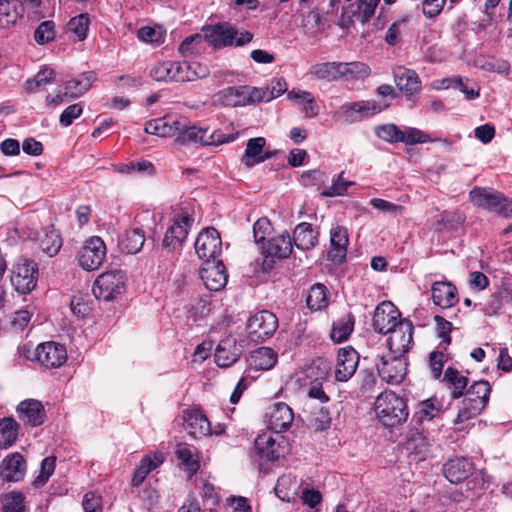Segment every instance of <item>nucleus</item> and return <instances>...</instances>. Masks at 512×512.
<instances>
[{"mask_svg":"<svg viewBox=\"0 0 512 512\" xmlns=\"http://www.w3.org/2000/svg\"><path fill=\"white\" fill-rule=\"evenodd\" d=\"M374 410L379 421L386 427H395L408 418L406 401L394 393L386 390L378 395Z\"/></svg>","mask_w":512,"mask_h":512,"instance_id":"f257e3e1","label":"nucleus"},{"mask_svg":"<svg viewBox=\"0 0 512 512\" xmlns=\"http://www.w3.org/2000/svg\"><path fill=\"white\" fill-rule=\"evenodd\" d=\"M181 128L177 130L175 141L180 145L189 143H200L202 145H221L224 143L233 142L238 133L224 134L220 130H215L209 133L206 128H197L195 126H188L184 119H181Z\"/></svg>","mask_w":512,"mask_h":512,"instance_id":"f03ea898","label":"nucleus"},{"mask_svg":"<svg viewBox=\"0 0 512 512\" xmlns=\"http://www.w3.org/2000/svg\"><path fill=\"white\" fill-rule=\"evenodd\" d=\"M491 387L488 381H475L466 391V398L454 420L455 424L462 423L479 415L487 406Z\"/></svg>","mask_w":512,"mask_h":512,"instance_id":"7ed1b4c3","label":"nucleus"},{"mask_svg":"<svg viewBox=\"0 0 512 512\" xmlns=\"http://www.w3.org/2000/svg\"><path fill=\"white\" fill-rule=\"evenodd\" d=\"M205 38L209 45L215 48L222 46H243L253 39V34L248 31L239 32L229 23H218L205 32Z\"/></svg>","mask_w":512,"mask_h":512,"instance_id":"20e7f679","label":"nucleus"},{"mask_svg":"<svg viewBox=\"0 0 512 512\" xmlns=\"http://www.w3.org/2000/svg\"><path fill=\"white\" fill-rule=\"evenodd\" d=\"M125 273L120 269L106 271L94 281L92 292L97 299L111 301L125 291Z\"/></svg>","mask_w":512,"mask_h":512,"instance_id":"39448f33","label":"nucleus"},{"mask_svg":"<svg viewBox=\"0 0 512 512\" xmlns=\"http://www.w3.org/2000/svg\"><path fill=\"white\" fill-rule=\"evenodd\" d=\"M38 279V265L33 260L23 258L14 266L11 284L20 294H29L34 290Z\"/></svg>","mask_w":512,"mask_h":512,"instance_id":"423d86ee","label":"nucleus"},{"mask_svg":"<svg viewBox=\"0 0 512 512\" xmlns=\"http://www.w3.org/2000/svg\"><path fill=\"white\" fill-rule=\"evenodd\" d=\"M278 328L277 316L262 310L252 315L246 324V329L252 341H265L270 338Z\"/></svg>","mask_w":512,"mask_h":512,"instance_id":"0eeeda50","label":"nucleus"},{"mask_svg":"<svg viewBox=\"0 0 512 512\" xmlns=\"http://www.w3.org/2000/svg\"><path fill=\"white\" fill-rule=\"evenodd\" d=\"M106 256V245L104 241L93 236L85 241L78 252V264L86 271L97 270L103 263Z\"/></svg>","mask_w":512,"mask_h":512,"instance_id":"6e6552de","label":"nucleus"},{"mask_svg":"<svg viewBox=\"0 0 512 512\" xmlns=\"http://www.w3.org/2000/svg\"><path fill=\"white\" fill-rule=\"evenodd\" d=\"M194 219L187 213L174 217L172 225L166 230L162 246L169 252L181 249Z\"/></svg>","mask_w":512,"mask_h":512,"instance_id":"1a4fd4ad","label":"nucleus"},{"mask_svg":"<svg viewBox=\"0 0 512 512\" xmlns=\"http://www.w3.org/2000/svg\"><path fill=\"white\" fill-rule=\"evenodd\" d=\"M194 246L196 254L204 263L216 261L222 251L219 232L213 227L205 228L197 236Z\"/></svg>","mask_w":512,"mask_h":512,"instance_id":"9d476101","label":"nucleus"},{"mask_svg":"<svg viewBox=\"0 0 512 512\" xmlns=\"http://www.w3.org/2000/svg\"><path fill=\"white\" fill-rule=\"evenodd\" d=\"M378 374L387 383L398 384L406 374L407 362L404 356L389 353L376 364Z\"/></svg>","mask_w":512,"mask_h":512,"instance_id":"9b49d317","label":"nucleus"},{"mask_svg":"<svg viewBox=\"0 0 512 512\" xmlns=\"http://www.w3.org/2000/svg\"><path fill=\"white\" fill-rule=\"evenodd\" d=\"M413 330L412 323L408 320H399L398 326L389 331V338L387 345L389 353L404 356L413 344Z\"/></svg>","mask_w":512,"mask_h":512,"instance_id":"f8f14e48","label":"nucleus"},{"mask_svg":"<svg viewBox=\"0 0 512 512\" xmlns=\"http://www.w3.org/2000/svg\"><path fill=\"white\" fill-rule=\"evenodd\" d=\"M36 360L47 368H57L67 360V351L62 344L50 341L41 343L35 351Z\"/></svg>","mask_w":512,"mask_h":512,"instance_id":"ddd939ff","label":"nucleus"},{"mask_svg":"<svg viewBox=\"0 0 512 512\" xmlns=\"http://www.w3.org/2000/svg\"><path fill=\"white\" fill-rule=\"evenodd\" d=\"M243 353V341L229 335L223 338L215 349V361L219 367L227 368L237 362Z\"/></svg>","mask_w":512,"mask_h":512,"instance_id":"4468645a","label":"nucleus"},{"mask_svg":"<svg viewBox=\"0 0 512 512\" xmlns=\"http://www.w3.org/2000/svg\"><path fill=\"white\" fill-rule=\"evenodd\" d=\"M400 313L398 309L390 302L379 304L374 312L372 325L376 332L380 334H388L398 326Z\"/></svg>","mask_w":512,"mask_h":512,"instance_id":"2eb2a0df","label":"nucleus"},{"mask_svg":"<svg viewBox=\"0 0 512 512\" xmlns=\"http://www.w3.org/2000/svg\"><path fill=\"white\" fill-rule=\"evenodd\" d=\"M200 278L207 289L219 291L227 283L226 268L221 260L203 263L200 269Z\"/></svg>","mask_w":512,"mask_h":512,"instance_id":"dca6fc26","label":"nucleus"},{"mask_svg":"<svg viewBox=\"0 0 512 512\" xmlns=\"http://www.w3.org/2000/svg\"><path fill=\"white\" fill-rule=\"evenodd\" d=\"M359 363V354L351 346L341 348L337 355L335 378L337 381H348L355 373Z\"/></svg>","mask_w":512,"mask_h":512,"instance_id":"f3484780","label":"nucleus"},{"mask_svg":"<svg viewBox=\"0 0 512 512\" xmlns=\"http://www.w3.org/2000/svg\"><path fill=\"white\" fill-rule=\"evenodd\" d=\"M266 418L268 428L276 433H281L289 429L294 414L286 403L277 402L269 408Z\"/></svg>","mask_w":512,"mask_h":512,"instance_id":"a211bd4d","label":"nucleus"},{"mask_svg":"<svg viewBox=\"0 0 512 512\" xmlns=\"http://www.w3.org/2000/svg\"><path fill=\"white\" fill-rule=\"evenodd\" d=\"M341 112L345 116V120L350 123L361 121L364 118L379 113L382 108L375 100H364L351 102L341 106Z\"/></svg>","mask_w":512,"mask_h":512,"instance_id":"6ab92c4d","label":"nucleus"},{"mask_svg":"<svg viewBox=\"0 0 512 512\" xmlns=\"http://www.w3.org/2000/svg\"><path fill=\"white\" fill-rule=\"evenodd\" d=\"M19 419L32 427L40 426L46 419L43 404L35 399H27L19 403L17 407Z\"/></svg>","mask_w":512,"mask_h":512,"instance_id":"aec40b11","label":"nucleus"},{"mask_svg":"<svg viewBox=\"0 0 512 512\" xmlns=\"http://www.w3.org/2000/svg\"><path fill=\"white\" fill-rule=\"evenodd\" d=\"M183 427L189 435L195 438L211 435L210 422L198 409L183 412Z\"/></svg>","mask_w":512,"mask_h":512,"instance_id":"412c9836","label":"nucleus"},{"mask_svg":"<svg viewBox=\"0 0 512 512\" xmlns=\"http://www.w3.org/2000/svg\"><path fill=\"white\" fill-rule=\"evenodd\" d=\"M393 75L396 86L405 93L408 100H412L420 92L421 82L415 71L397 67L394 69Z\"/></svg>","mask_w":512,"mask_h":512,"instance_id":"4be33fe9","label":"nucleus"},{"mask_svg":"<svg viewBox=\"0 0 512 512\" xmlns=\"http://www.w3.org/2000/svg\"><path fill=\"white\" fill-rule=\"evenodd\" d=\"M473 471V463L465 457L449 459L443 466V473L451 483H460L467 479Z\"/></svg>","mask_w":512,"mask_h":512,"instance_id":"5701e85b","label":"nucleus"},{"mask_svg":"<svg viewBox=\"0 0 512 512\" xmlns=\"http://www.w3.org/2000/svg\"><path fill=\"white\" fill-rule=\"evenodd\" d=\"M431 292L433 303L441 308H450L458 302L457 289L450 282H434Z\"/></svg>","mask_w":512,"mask_h":512,"instance_id":"b1692460","label":"nucleus"},{"mask_svg":"<svg viewBox=\"0 0 512 512\" xmlns=\"http://www.w3.org/2000/svg\"><path fill=\"white\" fill-rule=\"evenodd\" d=\"M330 243L329 258L335 263H342L346 258L349 244L347 229L343 226L332 228L330 231Z\"/></svg>","mask_w":512,"mask_h":512,"instance_id":"393cba45","label":"nucleus"},{"mask_svg":"<svg viewBox=\"0 0 512 512\" xmlns=\"http://www.w3.org/2000/svg\"><path fill=\"white\" fill-rule=\"evenodd\" d=\"M277 353L269 347H260L253 350L248 359L249 370L267 371L272 369L277 363Z\"/></svg>","mask_w":512,"mask_h":512,"instance_id":"a878e982","label":"nucleus"},{"mask_svg":"<svg viewBox=\"0 0 512 512\" xmlns=\"http://www.w3.org/2000/svg\"><path fill=\"white\" fill-rule=\"evenodd\" d=\"M470 198L474 204L491 212H496L502 203L503 194L488 188L474 187L470 191Z\"/></svg>","mask_w":512,"mask_h":512,"instance_id":"bb28decb","label":"nucleus"},{"mask_svg":"<svg viewBox=\"0 0 512 512\" xmlns=\"http://www.w3.org/2000/svg\"><path fill=\"white\" fill-rule=\"evenodd\" d=\"M265 143L266 140L263 137L249 139L246 145L245 153L242 157V163L247 167H252L271 158V152L263 153Z\"/></svg>","mask_w":512,"mask_h":512,"instance_id":"cd10ccee","label":"nucleus"},{"mask_svg":"<svg viewBox=\"0 0 512 512\" xmlns=\"http://www.w3.org/2000/svg\"><path fill=\"white\" fill-rule=\"evenodd\" d=\"M319 232L314 230L312 224L302 222L298 224L294 231L292 243L300 250H310L318 244Z\"/></svg>","mask_w":512,"mask_h":512,"instance_id":"c85d7f7f","label":"nucleus"},{"mask_svg":"<svg viewBox=\"0 0 512 512\" xmlns=\"http://www.w3.org/2000/svg\"><path fill=\"white\" fill-rule=\"evenodd\" d=\"M293 243L289 234H281L270 238L263 246L266 257L286 258L292 252Z\"/></svg>","mask_w":512,"mask_h":512,"instance_id":"c756f323","label":"nucleus"},{"mask_svg":"<svg viewBox=\"0 0 512 512\" xmlns=\"http://www.w3.org/2000/svg\"><path fill=\"white\" fill-rule=\"evenodd\" d=\"M25 474V460L19 453L7 456L2 463L1 475L7 481H19Z\"/></svg>","mask_w":512,"mask_h":512,"instance_id":"7c9ffc66","label":"nucleus"},{"mask_svg":"<svg viewBox=\"0 0 512 512\" xmlns=\"http://www.w3.org/2000/svg\"><path fill=\"white\" fill-rule=\"evenodd\" d=\"M95 80L96 74L94 72H84L77 78L65 83V95H68L69 99H76L86 93L91 88Z\"/></svg>","mask_w":512,"mask_h":512,"instance_id":"2f4dec72","label":"nucleus"},{"mask_svg":"<svg viewBox=\"0 0 512 512\" xmlns=\"http://www.w3.org/2000/svg\"><path fill=\"white\" fill-rule=\"evenodd\" d=\"M443 381L451 390L453 399H458L465 394L468 385V377L462 375L456 368L448 367L444 372Z\"/></svg>","mask_w":512,"mask_h":512,"instance_id":"473e14b6","label":"nucleus"},{"mask_svg":"<svg viewBox=\"0 0 512 512\" xmlns=\"http://www.w3.org/2000/svg\"><path fill=\"white\" fill-rule=\"evenodd\" d=\"M245 97V86L227 87L215 95L217 102L230 107L247 105Z\"/></svg>","mask_w":512,"mask_h":512,"instance_id":"72a5a7b5","label":"nucleus"},{"mask_svg":"<svg viewBox=\"0 0 512 512\" xmlns=\"http://www.w3.org/2000/svg\"><path fill=\"white\" fill-rule=\"evenodd\" d=\"M340 62H325L312 65L309 74L317 80L328 82L341 79Z\"/></svg>","mask_w":512,"mask_h":512,"instance_id":"f704fd0d","label":"nucleus"},{"mask_svg":"<svg viewBox=\"0 0 512 512\" xmlns=\"http://www.w3.org/2000/svg\"><path fill=\"white\" fill-rule=\"evenodd\" d=\"M145 242L144 231L140 228L126 230L120 240V247L128 254L138 253Z\"/></svg>","mask_w":512,"mask_h":512,"instance_id":"c9c22d12","label":"nucleus"},{"mask_svg":"<svg viewBox=\"0 0 512 512\" xmlns=\"http://www.w3.org/2000/svg\"><path fill=\"white\" fill-rule=\"evenodd\" d=\"M355 318L351 313L339 318L332 325L330 337L335 343L346 341L353 332Z\"/></svg>","mask_w":512,"mask_h":512,"instance_id":"e433bc0d","label":"nucleus"},{"mask_svg":"<svg viewBox=\"0 0 512 512\" xmlns=\"http://www.w3.org/2000/svg\"><path fill=\"white\" fill-rule=\"evenodd\" d=\"M62 246L60 234L53 228H45L39 238V248L43 253L52 257L56 255Z\"/></svg>","mask_w":512,"mask_h":512,"instance_id":"4c0bfd02","label":"nucleus"},{"mask_svg":"<svg viewBox=\"0 0 512 512\" xmlns=\"http://www.w3.org/2000/svg\"><path fill=\"white\" fill-rule=\"evenodd\" d=\"M307 306L312 311H319L328 305V290L325 285L321 283L314 284L306 298Z\"/></svg>","mask_w":512,"mask_h":512,"instance_id":"58836bf2","label":"nucleus"},{"mask_svg":"<svg viewBox=\"0 0 512 512\" xmlns=\"http://www.w3.org/2000/svg\"><path fill=\"white\" fill-rule=\"evenodd\" d=\"M341 78L346 80H363L367 78L371 70L362 62H340Z\"/></svg>","mask_w":512,"mask_h":512,"instance_id":"ea45409f","label":"nucleus"},{"mask_svg":"<svg viewBox=\"0 0 512 512\" xmlns=\"http://www.w3.org/2000/svg\"><path fill=\"white\" fill-rule=\"evenodd\" d=\"M255 448L258 454L267 460L273 461L280 456L279 445L269 435L258 436L255 440Z\"/></svg>","mask_w":512,"mask_h":512,"instance_id":"a19ab883","label":"nucleus"},{"mask_svg":"<svg viewBox=\"0 0 512 512\" xmlns=\"http://www.w3.org/2000/svg\"><path fill=\"white\" fill-rule=\"evenodd\" d=\"M19 424L11 417L0 420V445L11 446L17 439Z\"/></svg>","mask_w":512,"mask_h":512,"instance_id":"79ce46f5","label":"nucleus"},{"mask_svg":"<svg viewBox=\"0 0 512 512\" xmlns=\"http://www.w3.org/2000/svg\"><path fill=\"white\" fill-rule=\"evenodd\" d=\"M430 443L428 438L420 432H410L407 437L406 449L415 455L424 457L429 451Z\"/></svg>","mask_w":512,"mask_h":512,"instance_id":"37998d69","label":"nucleus"},{"mask_svg":"<svg viewBox=\"0 0 512 512\" xmlns=\"http://www.w3.org/2000/svg\"><path fill=\"white\" fill-rule=\"evenodd\" d=\"M207 42L205 34H194L186 37L179 46V52L183 56H190L193 54H199L204 47V43Z\"/></svg>","mask_w":512,"mask_h":512,"instance_id":"c03bdc74","label":"nucleus"},{"mask_svg":"<svg viewBox=\"0 0 512 512\" xmlns=\"http://www.w3.org/2000/svg\"><path fill=\"white\" fill-rule=\"evenodd\" d=\"M3 7L4 10L0 12V24L4 27L15 24L22 15V5L17 1L6 0Z\"/></svg>","mask_w":512,"mask_h":512,"instance_id":"a18cd8bd","label":"nucleus"},{"mask_svg":"<svg viewBox=\"0 0 512 512\" xmlns=\"http://www.w3.org/2000/svg\"><path fill=\"white\" fill-rule=\"evenodd\" d=\"M25 496L22 492L12 491L2 496L3 512H24Z\"/></svg>","mask_w":512,"mask_h":512,"instance_id":"49530a36","label":"nucleus"},{"mask_svg":"<svg viewBox=\"0 0 512 512\" xmlns=\"http://www.w3.org/2000/svg\"><path fill=\"white\" fill-rule=\"evenodd\" d=\"M158 134L160 137L176 136L177 130L181 128V119L173 116H164L156 119Z\"/></svg>","mask_w":512,"mask_h":512,"instance_id":"de8ad7c7","label":"nucleus"},{"mask_svg":"<svg viewBox=\"0 0 512 512\" xmlns=\"http://www.w3.org/2000/svg\"><path fill=\"white\" fill-rule=\"evenodd\" d=\"M330 369V363L327 360L318 358L312 362L308 369L307 376L313 379L312 382H321L327 379Z\"/></svg>","mask_w":512,"mask_h":512,"instance_id":"09e8293b","label":"nucleus"},{"mask_svg":"<svg viewBox=\"0 0 512 512\" xmlns=\"http://www.w3.org/2000/svg\"><path fill=\"white\" fill-rule=\"evenodd\" d=\"M344 171H342L336 179L333 180L332 184L322 191L321 195L325 197L343 196L347 192V189L354 185L353 181H347L343 177Z\"/></svg>","mask_w":512,"mask_h":512,"instance_id":"8fccbe9b","label":"nucleus"},{"mask_svg":"<svg viewBox=\"0 0 512 512\" xmlns=\"http://www.w3.org/2000/svg\"><path fill=\"white\" fill-rule=\"evenodd\" d=\"M54 75L55 72L51 68L45 67L41 69L33 79L26 81V90L33 92L36 88L51 83L54 80Z\"/></svg>","mask_w":512,"mask_h":512,"instance_id":"3c124183","label":"nucleus"},{"mask_svg":"<svg viewBox=\"0 0 512 512\" xmlns=\"http://www.w3.org/2000/svg\"><path fill=\"white\" fill-rule=\"evenodd\" d=\"M175 454L181 464L185 465L186 468L191 472L195 473L199 468V463L194 459L192 450L185 444L177 445Z\"/></svg>","mask_w":512,"mask_h":512,"instance_id":"603ef678","label":"nucleus"},{"mask_svg":"<svg viewBox=\"0 0 512 512\" xmlns=\"http://www.w3.org/2000/svg\"><path fill=\"white\" fill-rule=\"evenodd\" d=\"M68 30L75 34L79 41L87 37L89 18L86 14H80L72 18L67 24Z\"/></svg>","mask_w":512,"mask_h":512,"instance_id":"864d4df0","label":"nucleus"},{"mask_svg":"<svg viewBox=\"0 0 512 512\" xmlns=\"http://www.w3.org/2000/svg\"><path fill=\"white\" fill-rule=\"evenodd\" d=\"M401 133L402 130L392 123L377 126L375 129V134L388 143L400 142Z\"/></svg>","mask_w":512,"mask_h":512,"instance_id":"5fc2aeb1","label":"nucleus"},{"mask_svg":"<svg viewBox=\"0 0 512 512\" xmlns=\"http://www.w3.org/2000/svg\"><path fill=\"white\" fill-rule=\"evenodd\" d=\"M431 139L428 134L420 129L409 127L402 131L400 142L406 145H414L429 142Z\"/></svg>","mask_w":512,"mask_h":512,"instance_id":"6e6d98bb","label":"nucleus"},{"mask_svg":"<svg viewBox=\"0 0 512 512\" xmlns=\"http://www.w3.org/2000/svg\"><path fill=\"white\" fill-rule=\"evenodd\" d=\"M309 421L315 430H324L330 424V413L325 407L314 408L310 413Z\"/></svg>","mask_w":512,"mask_h":512,"instance_id":"4d7b16f0","label":"nucleus"},{"mask_svg":"<svg viewBox=\"0 0 512 512\" xmlns=\"http://www.w3.org/2000/svg\"><path fill=\"white\" fill-rule=\"evenodd\" d=\"M55 25L53 21L47 20L38 25L34 32L35 41L38 44H45L55 37Z\"/></svg>","mask_w":512,"mask_h":512,"instance_id":"13d9d810","label":"nucleus"},{"mask_svg":"<svg viewBox=\"0 0 512 512\" xmlns=\"http://www.w3.org/2000/svg\"><path fill=\"white\" fill-rule=\"evenodd\" d=\"M172 81L187 82L195 80V74L188 65V62H172Z\"/></svg>","mask_w":512,"mask_h":512,"instance_id":"bf43d9fd","label":"nucleus"},{"mask_svg":"<svg viewBox=\"0 0 512 512\" xmlns=\"http://www.w3.org/2000/svg\"><path fill=\"white\" fill-rule=\"evenodd\" d=\"M434 320L437 325L438 337L442 339L439 346L443 349H446L447 346L451 343L450 333L452 330V324L439 315H436Z\"/></svg>","mask_w":512,"mask_h":512,"instance_id":"052dcab7","label":"nucleus"},{"mask_svg":"<svg viewBox=\"0 0 512 512\" xmlns=\"http://www.w3.org/2000/svg\"><path fill=\"white\" fill-rule=\"evenodd\" d=\"M380 0H359L358 11L355 14L361 23L368 22L375 13Z\"/></svg>","mask_w":512,"mask_h":512,"instance_id":"680f3d73","label":"nucleus"},{"mask_svg":"<svg viewBox=\"0 0 512 512\" xmlns=\"http://www.w3.org/2000/svg\"><path fill=\"white\" fill-rule=\"evenodd\" d=\"M55 461L56 459L53 456L46 457L42 460L40 473L34 481L36 486H42L49 480L55 470Z\"/></svg>","mask_w":512,"mask_h":512,"instance_id":"e2e57ef3","label":"nucleus"},{"mask_svg":"<svg viewBox=\"0 0 512 512\" xmlns=\"http://www.w3.org/2000/svg\"><path fill=\"white\" fill-rule=\"evenodd\" d=\"M71 310L74 314L84 317L91 311V305L88 295L77 294L71 299Z\"/></svg>","mask_w":512,"mask_h":512,"instance_id":"0e129e2a","label":"nucleus"},{"mask_svg":"<svg viewBox=\"0 0 512 512\" xmlns=\"http://www.w3.org/2000/svg\"><path fill=\"white\" fill-rule=\"evenodd\" d=\"M448 358L442 351H433L429 355V367L435 379H439L442 375L444 364Z\"/></svg>","mask_w":512,"mask_h":512,"instance_id":"69168bd1","label":"nucleus"},{"mask_svg":"<svg viewBox=\"0 0 512 512\" xmlns=\"http://www.w3.org/2000/svg\"><path fill=\"white\" fill-rule=\"evenodd\" d=\"M172 68V62H161L151 69L150 75L158 82L172 81Z\"/></svg>","mask_w":512,"mask_h":512,"instance_id":"338daca9","label":"nucleus"},{"mask_svg":"<svg viewBox=\"0 0 512 512\" xmlns=\"http://www.w3.org/2000/svg\"><path fill=\"white\" fill-rule=\"evenodd\" d=\"M83 112V107L76 103L68 106L60 115L59 122L62 126H70L75 119L80 117Z\"/></svg>","mask_w":512,"mask_h":512,"instance_id":"774afa93","label":"nucleus"}]
</instances>
